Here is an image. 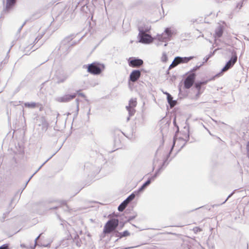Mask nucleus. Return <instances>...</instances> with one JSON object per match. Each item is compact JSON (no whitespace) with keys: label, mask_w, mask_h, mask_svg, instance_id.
<instances>
[{"label":"nucleus","mask_w":249,"mask_h":249,"mask_svg":"<svg viewBox=\"0 0 249 249\" xmlns=\"http://www.w3.org/2000/svg\"><path fill=\"white\" fill-rule=\"evenodd\" d=\"M84 67L87 70V71L93 75H99L101 73L105 67L104 65L94 62L91 64L85 65Z\"/></svg>","instance_id":"obj_1"},{"label":"nucleus","mask_w":249,"mask_h":249,"mask_svg":"<svg viewBox=\"0 0 249 249\" xmlns=\"http://www.w3.org/2000/svg\"><path fill=\"white\" fill-rule=\"evenodd\" d=\"M119 224V220L117 219L112 218L108 220L105 225L103 233L105 234H108L113 232Z\"/></svg>","instance_id":"obj_2"},{"label":"nucleus","mask_w":249,"mask_h":249,"mask_svg":"<svg viewBox=\"0 0 249 249\" xmlns=\"http://www.w3.org/2000/svg\"><path fill=\"white\" fill-rule=\"evenodd\" d=\"M237 60L236 53L234 52L232 53V56L231 59L226 63V65L222 69V71H226L231 68Z\"/></svg>","instance_id":"obj_3"},{"label":"nucleus","mask_w":249,"mask_h":249,"mask_svg":"<svg viewBox=\"0 0 249 249\" xmlns=\"http://www.w3.org/2000/svg\"><path fill=\"white\" fill-rule=\"evenodd\" d=\"M196 77V75L194 73H190L187 76L184 82V86L185 88L188 89L192 86L194 83Z\"/></svg>","instance_id":"obj_4"},{"label":"nucleus","mask_w":249,"mask_h":249,"mask_svg":"<svg viewBox=\"0 0 249 249\" xmlns=\"http://www.w3.org/2000/svg\"><path fill=\"white\" fill-rule=\"evenodd\" d=\"M140 38V42L143 43L149 44L153 42V38L148 34L143 31H140L139 35Z\"/></svg>","instance_id":"obj_5"},{"label":"nucleus","mask_w":249,"mask_h":249,"mask_svg":"<svg viewBox=\"0 0 249 249\" xmlns=\"http://www.w3.org/2000/svg\"><path fill=\"white\" fill-rule=\"evenodd\" d=\"M76 96V93H73L72 94H66L62 97L58 98L57 100L60 103H67L74 99Z\"/></svg>","instance_id":"obj_6"},{"label":"nucleus","mask_w":249,"mask_h":249,"mask_svg":"<svg viewBox=\"0 0 249 249\" xmlns=\"http://www.w3.org/2000/svg\"><path fill=\"white\" fill-rule=\"evenodd\" d=\"M143 61L140 59L129 58V66L133 68H138L143 64Z\"/></svg>","instance_id":"obj_7"},{"label":"nucleus","mask_w":249,"mask_h":249,"mask_svg":"<svg viewBox=\"0 0 249 249\" xmlns=\"http://www.w3.org/2000/svg\"><path fill=\"white\" fill-rule=\"evenodd\" d=\"M141 75V73L139 70H133L130 74L129 79L131 81L135 82L139 79Z\"/></svg>","instance_id":"obj_8"},{"label":"nucleus","mask_w":249,"mask_h":249,"mask_svg":"<svg viewBox=\"0 0 249 249\" xmlns=\"http://www.w3.org/2000/svg\"><path fill=\"white\" fill-rule=\"evenodd\" d=\"M186 142L181 139L178 137L174 140L173 147H177L178 149H181L186 144Z\"/></svg>","instance_id":"obj_9"},{"label":"nucleus","mask_w":249,"mask_h":249,"mask_svg":"<svg viewBox=\"0 0 249 249\" xmlns=\"http://www.w3.org/2000/svg\"><path fill=\"white\" fill-rule=\"evenodd\" d=\"M137 104V103L136 99H131L129 101V105L126 107V109L130 113H133V108L136 107Z\"/></svg>","instance_id":"obj_10"},{"label":"nucleus","mask_w":249,"mask_h":249,"mask_svg":"<svg viewBox=\"0 0 249 249\" xmlns=\"http://www.w3.org/2000/svg\"><path fill=\"white\" fill-rule=\"evenodd\" d=\"M43 237L44 238V236H43V234L42 233L40 234V235L36 239L34 247H35L36 246L37 240H39V239L40 240L41 244L44 247H47L50 245L51 241L50 240H48L46 242L41 241L42 238Z\"/></svg>","instance_id":"obj_11"},{"label":"nucleus","mask_w":249,"mask_h":249,"mask_svg":"<svg viewBox=\"0 0 249 249\" xmlns=\"http://www.w3.org/2000/svg\"><path fill=\"white\" fill-rule=\"evenodd\" d=\"M178 138H179L185 142H187L189 140V133L188 132H180Z\"/></svg>","instance_id":"obj_12"},{"label":"nucleus","mask_w":249,"mask_h":249,"mask_svg":"<svg viewBox=\"0 0 249 249\" xmlns=\"http://www.w3.org/2000/svg\"><path fill=\"white\" fill-rule=\"evenodd\" d=\"M164 94L167 95V100L169 104H170V107H174L176 104V101L173 100V97L169 93L165 92Z\"/></svg>","instance_id":"obj_13"},{"label":"nucleus","mask_w":249,"mask_h":249,"mask_svg":"<svg viewBox=\"0 0 249 249\" xmlns=\"http://www.w3.org/2000/svg\"><path fill=\"white\" fill-rule=\"evenodd\" d=\"M223 33V30L222 27H219L215 31L214 37H220L222 36Z\"/></svg>","instance_id":"obj_14"},{"label":"nucleus","mask_w":249,"mask_h":249,"mask_svg":"<svg viewBox=\"0 0 249 249\" xmlns=\"http://www.w3.org/2000/svg\"><path fill=\"white\" fill-rule=\"evenodd\" d=\"M194 58V56H190V57H178V59L180 61V63H187L189 61Z\"/></svg>","instance_id":"obj_15"},{"label":"nucleus","mask_w":249,"mask_h":249,"mask_svg":"<svg viewBox=\"0 0 249 249\" xmlns=\"http://www.w3.org/2000/svg\"><path fill=\"white\" fill-rule=\"evenodd\" d=\"M180 61L178 59V57H176L173 61L172 62V64L169 66V69H171L176 66H177L178 65L180 64Z\"/></svg>","instance_id":"obj_16"},{"label":"nucleus","mask_w":249,"mask_h":249,"mask_svg":"<svg viewBox=\"0 0 249 249\" xmlns=\"http://www.w3.org/2000/svg\"><path fill=\"white\" fill-rule=\"evenodd\" d=\"M16 0H6V8L7 9L11 8L16 3Z\"/></svg>","instance_id":"obj_17"},{"label":"nucleus","mask_w":249,"mask_h":249,"mask_svg":"<svg viewBox=\"0 0 249 249\" xmlns=\"http://www.w3.org/2000/svg\"><path fill=\"white\" fill-rule=\"evenodd\" d=\"M206 83L207 81L197 82L195 84V87L198 91H199L201 89V85L206 84Z\"/></svg>","instance_id":"obj_18"},{"label":"nucleus","mask_w":249,"mask_h":249,"mask_svg":"<svg viewBox=\"0 0 249 249\" xmlns=\"http://www.w3.org/2000/svg\"><path fill=\"white\" fill-rule=\"evenodd\" d=\"M24 106L29 108H35L36 107V104L35 103H26L24 104Z\"/></svg>","instance_id":"obj_19"},{"label":"nucleus","mask_w":249,"mask_h":249,"mask_svg":"<svg viewBox=\"0 0 249 249\" xmlns=\"http://www.w3.org/2000/svg\"><path fill=\"white\" fill-rule=\"evenodd\" d=\"M150 182L151 180L150 179H149L144 184H143V185L141 187L139 190L140 191L143 190L147 186L150 184Z\"/></svg>","instance_id":"obj_20"},{"label":"nucleus","mask_w":249,"mask_h":249,"mask_svg":"<svg viewBox=\"0 0 249 249\" xmlns=\"http://www.w3.org/2000/svg\"><path fill=\"white\" fill-rule=\"evenodd\" d=\"M126 207L123 203H122L118 207V209L119 211L123 212Z\"/></svg>","instance_id":"obj_21"},{"label":"nucleus","mask_w":249,"mask_h":249,"mask_svg":"<svg viewBox=\"0 0 249 249\" xmlns=\"http://www.w3.org/2000/svg\"><path fill=\"white\" fill-rule=\"evenodd\" d=\"M135 196V195L134 194H132L126 199V200L129 203L130 201L134 199Z\"/></svg>","instance_id":"obj_22"},{"label":"nucleus","mask_w":249,"mask_h":249,"mask_svg":"<svg viewBox=\"0 0 249 249\" xmlns=\"http://www.w3.org/2000/svg\"><path fill=\"white\" fill-rule=\"evenodd\" d=\"M165 33L166 34V35H167L168 36H172V31H171V30H170V29H169V28H166V29L165 30Z\"/></svg>","instance_id":"obj_23"},{"label":"nucleus","mask_w":249,"mask_h":249,"mask_svg":"<svg viewBox=\"0 0 249 249\" xmlns=\"http://www.w3.org/2000/svg\"><path fill=\"white\" fill-rule=\"evenodd\" d=\"M76 94V95H78L84 98H86V95L85 94H84L83 93H82L81 92V90H77L76 91V93H75Z\"/></svg>","instance_id":"obj_24"},{"label":"nucleus","mask_w":249,"mask_h":249,"mask_svg":"<svg viewBox=\"0 0 249 249\" xmlns=\"http://www.w3.org/2000/svg\"><path fill=\"white\" fill-rule=\"evenodd\" d=\"M129 235V232L127 231H124L123 232L121 233V237L127 236Z\"/></svg>","instance_id":"obj_25"},{"label":"nucleus","mask_w":249,"mask_h":249,"mask_svg":"<svg viewBox=\"0 0 249 249\" xmlns=\"http://www.w3.org/2000/svg\"><path fill=\"white\" fill-rule=\"evenodd\" d=\"M0 249H9V247L8 244H4L1 247H0Z\"/></svg>","instance_id":"obj_26"},{"label":"nucleus","mask_w":249,"mask_h":249,"mask_svg":"<svg viewBox=\"0 0 249 249\" xmlns=\"http://www.w3.org/2000/svg\"><path fill=\"white\" fill-rule=\"evenodd\" d=\"M193 231H195V232H197L201 231L202 230L200 228L196 227L193 229Z\"/></svg>","instance_id":"obj_27"},{"label":"nucleus","mask_w":249,"mask_h":249,"mask_svg":"<svg viewBox=\"0 0 249 249\" xmlns=\"http://www.w3.org/2000/svg\"><path fill=\"white\" fill-rule=\"evenodd\" d=\"M162 61L163 62H166L167 60V56L165 54H163L162 56Z\"/></svg>","instance_id":"obj_28"},{"label":"nucleus","mask_w":249,"mask_h":249,"mask_svg":"<svg viewBox=\"0 0 249 249\" xmlns=\"http://www.w3.org/2000/svg\"><path fill=\"white\" fill-rule=\"evenodd\" d=\"M126 207L128 204L129 202L125 199L122 202Z\"/></svg>","instance_id":"obj_29"}]
</instances>
